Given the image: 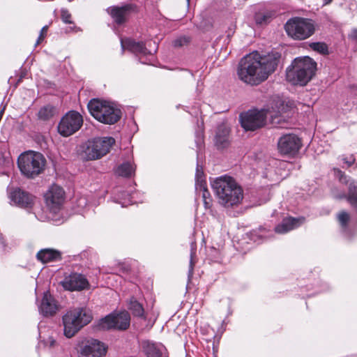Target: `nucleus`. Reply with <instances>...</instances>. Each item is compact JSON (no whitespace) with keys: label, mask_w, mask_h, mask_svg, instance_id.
Masks as SVG:
<instances>
[{"label":"nucleus","mask_w":357,"mask_h":357,"mask_svg":"<svg viewBox=\"0 0 357 357\" xmlns=\"http://www.w3.org/2000/svg\"><path fill=\"white\" fill-rule=\"evenodd\" d=\"M129 310L132 312V314L135 317H139L146 319L144 316V310L141 303H139L134 297L130 299Z\"/></svg>","instance_id":"27"},{"label":"nucleus","mask_w":357,"mask_h":357,"mask_svg":"<svg viewBox=\"0 0 357 357\" xmlns=\"http://www.w3.org/2000/svg\"><path fill=\"white\" fill-rule=\"evenodd\" d=\"M114 143L115 139L112 137L89 139L81 146V157L87 161L98 160L109 153Z\"/></svg>","instance_id":"6"},{"label":"nucleus","mask_w":357,"mask_h":357,"mask_svg":"<svg viewBox=\"0 0 357 357\" xmlns=\"http://www.w3.org/2000/svg\"><path fill=\"white\" fill-rule=\"evenodd\" d=\"M80 202H82L84 204H86V202L85 199H81V200H80Z\"/></svg>","instance_id":"42"},{"label":"nucleus","mask_w":357,"mask_h":357,"mask_svg":"<svg viewBox=\"0 0 357 357\" xmlns=\"http://www.w3.org/2000/svg\"><path fill=\"white\" fill-rule=\"evenodd\" d=\"M220 204L226 208L236 206L243 199L241 187L231 176H222L211 181Z\"/></svg>","instance_id":"2"},{"label":"nucleus","mask_w":357,"mask_h":357,"mask_svg":"<svg viewBox=\"0 0 357 357\" xmlns=\"http://www.w3.org/2000/svg\"><path fill=\"white\" fill-rule=\"evenodd\" d=\"M195 250H196V248H194L193 244H192L191 252H190V260L189 271H188V276L189 277H191L193 273L194 266L195 264V261L194 260V257L195 256Z\"/></svg>","instance_id":"31"},{"label":"nucleus","mask_w":357,"mask_h":357,"mask_svg":"<svg viewBox=\"0 0 357 357\" xmlns=\"http://www.w3.org/2000/svg\"><path fill=\"white\" fill-rule=\"evenodd\" d=\"M142 345L147 357H160L162 356V345L159 346L149 340L143 341Z\"/></svg>","instance_id":"24"},{"label":"nucleus","mask_w":357,"mask_h":357,"mask_svg":"<svg viewBox=\"0 0 357 357\" xmlns=\"http://www.w3.org/2000/svg\"><path fill=\"white\" fill-rule=\"evenodd\" d=\"M188 1H189L190 0H187Z\"/></svg>","instance_id":"43"},{"label":"nucleus","mask_w":357,"mask_h":357,"mask_svg":"<svg viewBox=\"0 0 357 357\" xmlns=\"http://www.w3.org/2000/svg\"><path fill=\"white\" fill-rule=\"evenodd\" d=\"M343 160L344 162L346 163L348 167H350L354 163L355 158L353 155H350L349 158H344Z\"/></svg>","instance_id":"37"},{"label":"nucleus","mask_w":357,"mask_h":357,"mask_svg":"<svg viewBox=\"0 0 357 357\" xmlns=\"http://www.w3.org/2000/svg\"><path fill=\"white\" fill-rule=\"evenodd\" d=\"M284 29L291 38L302 40L314 34L315 24L311 19L295 17L287 20Z\"/></svg>","instance_id":"9"},{"label":"nucleus","mask_w":357,"mask_h":357,"mask_svg":"<svg viewBox=\"0 0 357 357\" xmlns=\"http://www.w3.org/2000/svg\"><path fill=\"white\" fill-rule=\"evenodd\" d=\"M174 45L175 46H181L182 45V42H181V39H177L174 41Z\"/></svg>","instance_id":"39"},{"label":"nucleus","mask_w":357,"mask_h":357,"mask_svg":"<svg viewBox=\"0 0 357 357\" xmlns=\"http://www.w3.org/2000/svg\"><path fill=\"white\" fill-rule=\"evenodd\" d=\"M36 259L43 264H47L61 260V254L59 250L51 248H45L38 252L36 254Z\"/></svg>","instance_id":"23"},{"label":"nucleus","mask_w":357,"mask_h":357,"mask_svg":"<svg viewBox=\"0 0 357 357\" xmlns=\"http://www.w3.org/2000/svg\"><path fill=\"white\" fill-rule=\"evenodd\" d=\"M338 220L343 228H346L347 223L349 220V215L342 211L338 215Z\"/></svg>","instance_id":"32"},{"label":"nucleus","mask_w":357,"mask_h":357,"mask_svg":"<svg viewBox=\"0 0 357 357\" xmlns=\"http://www.w3.org/2000/svg\"><path fill=\"white\" fill-rule=\"evenodd\" d=\"M65 192L63 188L57 185H52L45 194V202L50 211L57 213L62 208L64 202Z\"/></svg>","instance_id":"14"},{"label":"nucleus","mask_w":357,"mask_h":357,"mask_svg":"<svg viewBox=\"0 0 357 357\" xmlns=\"http://www.w3.org/2000/svg\"><path fill=\"white\" fill-rule=\"evenodd\" d=\"M130 316L126 311L112 313L101 319L98 327L101 330H126L130 326Z\"/></svg>","instance_id":"11"},{"label":"nucleus","mask_w":357,"mask_h":357,"mask_svg":"<svg viewBox=\"0 0 357 357\" xmlns=\"http://www.w3.org/2000/svg\"><path fill=\"white\" fill-rule=\"evenodd\" d=\"M45 344L46 347L49 348H54L56 346L57 343L56 341L52 337H49L45 341Z\"/></svg>","instance_id":"36"},{"label":"nucleus","mask_w":357,"mask_h":357,"mask_svg":"<svg viewBox=\"0 0 357 357\" xmlns=\"http://www.w3.org/2000/svg\"><path fill=\"white\" fill-rule=\"evenodd\" d=\"M277 67V59L272 56H261L257 52L243 57L238 66L239 79L250 85H257L265 81Z\"/></svg>","instance_id":"1"},{"label":"nucleus","mask_w":357,"mask_h":357,"mask_svg":"<svg viewBox=\"0 0 357 357\" xmlns=\"http://www.w3.org/2000/svg\"><path fill=\"white\" fill-rule=\"evenodd\" d=\"M316 69L317 63L310 57L296 58L287 70V79L293 84L304 86L314 75Z\"/></svg>","instance_id":"4"},{"label":"nucleus","mask_w":357,"mask_h":357,"mask_svg":"<svg viewBox=\"0 0 357 357\" xmlns=\"http://www.w3.org/2000/svg\"><path fill=\"white\" fill-rule=\"evenodd\" d=\"M276 55L277 56H275V55H271V56L276 57V59H277V64H278V59H279L278 53H276Z\"/></svg>","instance_id":"41"},{"label":"nucleus","mask_w":357,"mask_h":357,"mask_svg":"<svg viewBox=\"0 0 357 357\" xmlns=\"http://www.w3.org/2000/svg\"><path fill=\"white\" fill-rule=\"evenodd\" d=\"M275 13L272 10H261L255 13V20L257 24L264 25L268 24L274 17Z\"/></svg>","instance_id":"25"},{"label":"nucleus","mask_w":357,"mask_h":357,"mask_svg":"<svg viewBox=\"0 0 357 357\" xmlns=\"http://www.w3.org/2000/svg\"><path fill=\"white\" fill-rule=\"evenodd\" d=\"M230 143L229 129L225 125L218 126L215 136V144L219 149L227 148Z\"/></svg>","instance_id":"22"},{"label":"nucleus","mask_w":357,"mask_h":357,"mask_svg":"<svg viewBox=\"0 0 357 357\" xmlns=\"http://www.w3.org/2000/svg\"><path fill=\"white\" fill-rule=\"evenodd\" d=\"M83 124L82 116L76 111L67 112L60 120L58 132L63 137H68L78 131Z\"/></svg>","instance_id":"10"},{"label":"nucleus","mask_w":357,"mask_h":357,"mask_svg":"<svg viewBox=\"0 0 357 357\" xmlns=\"http://www.w3.org/2000/svg\"><path fill=\"white\" fill-rule=\"evenodd\" d=\"M121 43L123 50L127 49L135 54L143 55L152 54L151 50H148L142 42H136L134 40L128 38L126 40H121Z\"/></svg>","instance_id":"20"},{"label":"nucleus","mask_w":357,"mask_h":357,"mask_svg":"<svg viewBox=\"0 0 357 357\" xmlns=\"http://www.w3.org/2000/svg\"><path fill=\"white\" fill-rule=\"evenodd\" d=\"M204 172L202 169V167L199 165V162H197V168H196V174H195V178H196V183H199L200 181H205L204 179Z\"/></svg>","instance_id":"33"},{"label":"nucleus","mask_w":357,"mask_h":357,"mask_svg":"<svg viewBox=\"0 0 357 357\" xmlns=\"http://www.w3.org/2000/svg\"><path fill=\"white\" fill-rule=\"evenodd\" d=\"M310 47L314 50L322 54L328 53V46L324 43L317 42L310 44Z\"/></svg>","instance_id":"30"},{"label":"nucleus","mask_w":357,"mask_h":357,"mask_svg":"<svg viewBox=\"0 0 357 357\" xmlns=\"http://www.w3.org/2000/svg\"><path fill=\"white\" fill-rule=\"evenodd\" d=\"M56 114V108L51 105L42 107L38 112V117L42 121H47Z\"/></svg>","instance_id":"26"},{"label":"nucleus","mask_w":357,"mask_h":357,"mask_svg":"<svg viewBox=\"0 0 357 357\" xmlns=\"http://www.w3.org/2000/svg\"><path fill=\"white\" fill-rule=\"evenodd\" d=\"M349 38L357 42V29H354L351 30V33L349 35Z\"/></svg>","instance_id":"38"},{"label":"nucleus","mask_w":357,"mask_h":357,"mask_svg":"<svg viewBox=\"0 0 357 357\" xmlns=\"http://www.w3.org/2000/svg\"><path fill=\"white\" fill-rule=\"evenodd\" d=\"M196 190L202 192V197L205 207H208L210 204V192L206 188V181H200L195 184Z\"/></svg>","instance_id":"29"},{"label":"nucleus","mask_w":357,"mask_h":357,"mask_svg":"<svg viewBox=\"0 0 357 357\" xmlns=\"http://www.w3.org/2000/svg\"><path fill=\"white\" fill-rule=\"evenodd\" d=\"M8 197L14 204L22 207L29 208L33 204V197L29 192L20 188H11L8 191Z\"/></svg>","instance_id":"16"},{"label":"nucleus","mask_w":357,"mask_h":357,"mask_svg":"<svg viewBox=\"0 0 357 357\" xmlns=\"http://www.w3.org/2000/svg\"><path fill=\"white\" fill-rule=\"evenodd\" d=\"M107 347L98 340L91 339L82 342L78 351V357H105Z\"/></svg>","instance_id":"12"},{"label":"nucleus","mask_w":357,"mask_h":357,"mask_svg":"<svg viewBox=\"0 0 357 357\" xmlns=\"http://www.w3.org/2000/svg\"><path fill=\"white\" fill-rule=\"evenodd\" d=\"M334 172L340 182L345 184L349 183L348 200L354 207L357 208V181L352 180L349 182L344 173L340 169H335Z\"/></svg>","instance_id":"18"},{"label":"nucleus","mask_w":357,"mask_h":357,"mask_svg":"<svg viewBox=\"0 0 357 357\" xmlns=\"http://www.w3.org/2000/svg\"><path fill=\"white\" fill-rule=\"evenodd\" d=\"M278 110L276 112L257 109L249 110L247 112L241 113L239 116L241 126L246 130H255L262 127L265 124L266 115L268 114L273 123L280 124L289 118V114L284 112V106L281 102L276 103Z\"/></svg>","instance_id":"3"},{"label":"nucleus","mask_w":357,"mask_h":357,"mask_svg":"<svg viewBox=\"0 0 357 357\" xmlns=\"http://www.w3.org/2000/svg\"><path fill=\"white\" fill-rule=\"evenodd\" d=\"M304 218H294L290 217L284 218L280 224L275 227V231L278 234H285L299 227L304 222Z\"/></svg>","instance_id":"21"},{"label":"nucleus","mask_w":357,"mask_h":357,"mask_svg":"<svg viewBox=\"0 0 357 357\" xmlns=\"http://www.w3.org/2000/svg\"><path fill=\"white\" fill-rule=\"evenodd\" d=\"M333 1V0H324V5H328L329 3H331V2Z\"/></svg>","instance_id":"40"},{"label":"nucleus","mask_w":357,"mask_h":357,"mask_svg":"<svg viewBox=\"0 0 357 357\" xmlns=\"http://www.w3.org/2000/svg\"><path fill=\"white\" fill-rule=\"evenodd\" d=\"M58 310L59 305L56 301L48 291L45 292L39 306V312L45 317H51Z\"/></svg>","instance_id":"17"},{"label":"nucleus","mask_w":357,"mask_h":357,"mask_svg":"<svg viewBox=\"0 0 357 357\" xmlns=\"http://www.w3.org/2000/svg\"><path fill=\"white\" fill-rule=\"evenodd\" d=\"M91 312L84 307L68 310L62 318L63 333L66 337H73L81 328L92 320Z\"/></svg>","instance_id":"5"},{"label":"nucleus","mask_w":357,"mask_h":357,"mask_svg":"<svg viewBox=\"0 0 357 357\" xmlns=\"http://www.w3.org/2000/svg\"><path fill=\"white\" fill-rule=\"evenodd\" d=\"M17 164L23 175L27 178H34L44 171L46 159L39 152L28 151L20 155Z\"/></svg>","instance_id":"8"},{"label":"nucleus","mask_w":357,"mask_h":357,"mask_svg":"<svg viewBox=\"0 0 357 357\" xmlns=\"http://www.w3.org/2000/svg\"><path fill=\"white\" fill-rule=\"evenodd\" d=\"M135 172V167L130 162H125L120 165L116 171V174L120 176L128 177Z\"/></svg>","instance_id":"28"},{"label":"nucleus","mask_w":357,"mask_h":357,"mask_svg":"<svg viewBox=\"0 0 357 357\" xmlns=\"http://www.w3.org/2000/svg\"><path fill=\"white\" fill-rule=\"evenodd\" d=\"M135 6L127 4L121 7L113 6L108 9L111 17L117 24L124 23L131 12L134 11Z\"/></svg>","instance_id":"19"},{"label":"nucleus","mask_w":357,"mask_h":357,"mask_svg":"<svg viewBox=\"0 0 357 357\" xmlns=\"http://www.w3.org/2000/svg\"><path fill=\"white\" fill-rule=\"evenodd\" d=\"M62 287L68 291H81L87 288L89 285L86 278L82 274L72 273L66 276L61 282Z\"/></svg>","instance_id":"15"},{"label":"nucleus","mask_w":357,"mask_h":357,"mask_svg":"<svg viewBox=\"0 0 357 357\" xmlns=\"http://www.w3.org/2000/svg\"><path fill=\"white\" fill-rule=\"evenodd\" d=\"M71 15L67 10H61V19L63 22L66 24H71L70 21Z\"/></svg>","instance_id":"34"},{"label":"nucleus","mask_w":357,"mask_h":357,"mask_svg":"<svg viewBox=\"0 0 357 357\" xmlns=\"http://www.w3.org/2000/svg\"><path fill=\"white\" fill-rule=\"evenodd\" d=\"M47 29H48L47 26H45L42 28V29L40 30V33L38 36V38L36 41V45L40 44V42L45 38L47 31Z\"/></svg>","instance_id":"35"},{"label":"nucleus","mask_w":357,"mask_h":357,"mask_svg":"<svg viewBox=\"0 0 357 357\" xmlns=\"http://www.w3.org/2000/svg\"><path fill=\"white\" fill-rule=\"evenodd\" d=\"M88 109L96 119L105 124H114L121 116V110L112 103L98 99L91 100Z\"/></svg>","instance_id":"7"},{"label":"nucleus","mask_w":357,"mask_h":357,"mask_svg":"<svg viewBox=\"0 0 357 357\" xmlns=\"http://www.w3.org/2000/svg\"><path fill=\"white\" fill-rule=\"evenodd\" d=\"M301 140L295 134L282 135L278 140L279 152L282 155H294L301 147Z\"/></svg>","instance_id":"13"}]
</instances>
